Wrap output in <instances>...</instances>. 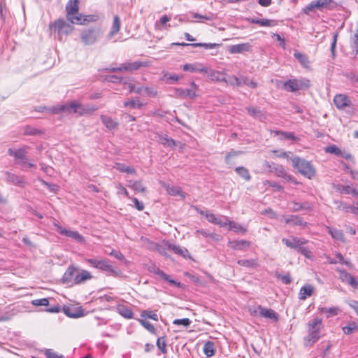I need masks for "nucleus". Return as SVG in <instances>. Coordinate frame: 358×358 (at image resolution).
Masks as SVG:
<instances>
[{"label": "nucleus", "instance_id": "22", "mask_svg": "<svg viewBox=\"0 0 358 358\" xmlns=\"http://www.w3.org/2000/svg\"><path fill=\"white\" fill-rule=\"evenodd\" d=\"M93 278L91 273L87 270L77 271V274L75 276L76 285L84 283L87 280H90Z\"/></svg>", "mask_w": 358, "mask_h": 358}, {"label": "nucleus", "instance_id": "55", "mask_svg": "<svg viewBox=\"0 0 358 358\" xmlns=\"http://www.w3.org/2000/svg\"><path fill=\"white\" fill-rule=\"evenodd\" d=\"M157 346L162 353H166V344L164 338H158L157 341Z\"/></svg>", "mask_w": 358, "mask_h": 358}, {"label": "nucleus", "instance_id": "20", "mask_svg": "<svg viewBox=\"0 0 358 358\" xmlns=\"http://www.w3.org/2000/svg\"><path fill=\"white\" fill-rule=\"evenodd\" d=\"M228 245L233 250H243L250 245V242L246 240L229 241Z\"/></svg>", "mask_w": 358, "mask_h": 358}, {"label": "nucleus", "instance_id": "37", "mask_svg": "<svg viewBox=\"0 0 358 358\" xmlns=\"http://www.w3.org/2000/svg\"><path fill=\"white\" fill-rule=\"evenodd\" d=\"M164 187L169 194L173 196H180L185 198L184 192L181 190L180 187L170 185H166Z\"/></svg>", "mask_w": 358, "mask_h": 358}, {"label": "nucleus", "instance_id": "21", "mask_svg": "<svg viewBox=\"0 0 358 358\" xmlns=\"http://www.w3.org/2000/svg\"><path fill=\"white\" fill-rule=\"evenodd\" d=\"M251 45L249 43H240L231 45L229 52L231 54H238L244 52H249L251 50Z\"/></svg>", "mask_w": 358, "mask_h": 358}, {"label": "nucleus", "instance_id": "15", "mask_svg": "<svg viewBox=\"0 0 358 358\" xmlns=\"http://www.w3.org/2000/svg\"><path fill=\"white\" fill-rule=\"evenodd\" d=\"M282 242L288 248L297 250L300 245H304L308 243V241L304 238H299L292 236L291 238H283Z\"/></svg>", "mask_w": 358, "mask_h": 358}, {"label": "nucleus", "instance_id": "63", "mask_svg": "<svg viewBox=\"0 0 358 358\" xmlns=\"http://www.w3.org/2000/svg\"><path fill=\"white\" fill-rule=\"evenodd\" d=\"M341 190H342L343 192H344L345 194H351L355 195V196H357L358 195L357 191L355 189H353L350 185H344V186H343Z\"/></svg>", "mask_w": 358, "mask_h": 358}, {"label": "nucleus", "instance_id": "42", "mask_svg": "<svg viewBox=\"0 0 358 358\" xmlns=\"http://www.w3.org/2000/svg\"><path fill=\"white\" fill-rule=\"evenodd\" d=\"M209 78L213 81H224L225 78L224 74L217 71H210L208 73Z\"/></svg>", "mask_w": 358, "mask_h": 358}, {"label": "nucleus", "instance_id": "1", "mask_svg": "<svg viewBox=\"0 0 358 358\" xmlns=\"http://www.w3.org/2000/svg\"><path fill=\"white\" fill-rule=\"evenodd\" d=\"M96 110L97 107L94 105H83L76 101L52 106L48 109V110L53 114H76L78 116L91 114Z\"/></svg>", "mask_w": 358, "mask_h": 358}, {"label": "nucleus", "instance_id": "48", "mask_svg": "<svg viewBox=\"0 0 358 358\" xmlns=\"http://www.w3.org/2000/svg\"><path fill=\"white\" fill-rule=\"evenodd\" d=\"M324 151L327 153H332L336 156L341 154V150L336 145H331L324 148Z\"/></svg>", "mask_w": 358, "mask_h": 358}, {"label": "nucleus", "instance_id": "30", "mask_svg": "<svg viewBox=\"0 0 358 358\" xmlns=\"http://www.w3.org/2000/svg\"><path fill=\"white\" fill-rule=\"evenodd\" d=\"M121 27V22L120 19L117 15H115L113 18V24L111 27L110 31L108 34V38H111L113 36H114L115 34H117Z\"/></svg>", "mask_w": 358, "mask_h": 358}, {"label": "nucleus", "instance_id": "13", "mask_svg": "<svg viewBox=\"0 0 358 358\" xmlns=\"http://www.w3.org/2000/svg\"><path fill=\"white\" fill-rule=\"evenodd\" d=\"M336 271L339 273V279L345 282L353 288H357L358 287V281L355 280V278L345 270L337 268Z\"/></svg>", "mask_w": 358, "mask_h": 358}, {"label": "nucleus", "instance_id": "16", "mask_svg": "<svg viewBox=\"0 0 358 358\" xmlns=\"http://www.w3.org/2000/svg\"><path fill=\"white\" fill-rule=\"evenodd\" d=\"M257 311L261 317L264 318H268L274 322L278 320V315L271 308H266L262 306H258L257 310L254 311V313H257Z\"/></svg>", "mask_w": 358, "mask_h": 358}, {"label": "nucleus", "instance_id": "38", "mask_svg": "<svg viewBox=\"0 0 358 358\" xmlns=\"http://www.w3.org/2000/svg\"><path fill=\"white\" fill-rule=\"evenodd\" d=\"M318 310L320 313H324L327 314V317H330L332 316H336L338 315L339 309L338 307H319Z\"/></svg>", "mask_w": 358, "mask_h": 358}, {"label": "nucleus", "instance_id": "34", "mask_svg": "<svg viewBox=\"0 0 358 358\" xmlns=\"http://www.w3.org/2000/svg\"><path fill=\"white\" fill-rule=\"evenodd\" d=\"M150 271L155 273L156 275H159L163 280L169 282L171 285H177V282L174 280L171 279L169 275L166 274L163 271H162L159 268L154 266L152 269ZM178 285H179V283H178Z\"/></svg>", "mask_w": 358, "mask_h": 358}, {"label": "nucleus", "instance_id": "45", "mask_svg": "<svg viewBox=\"0 0 358 358\" xmlns=\"http://www.w3.org/2000/svg\"><path fill=\"white\" fill-rule=\"evenodd\" d=\"M294 57L303 65V66L306 67L309 64V61L308 57L299 52H296L294 53Z\"/></svg>", "mask_w": 358, "mask_h": 358}, {"label": "nucleus", "instance_id": "29", "mask_svg": "<svg viewBox=\"0 0 358 358\" xmlns=\"http://www.w3.org/2000/svg\"><path fill=\"white\" fill-rule=\"evenodd\" d=\"M314 290V287L311 285H306L303 286L299 291V299L301 300H305L307 297L312 295Z\"/></svg>", "mask_w": 358, "mask_h": 358}, {"label": "nucleus", "instance_id": "28", "mask_svg": "<svg viewBox=\"0 0 358 358\" xmlns=\"http://www.w3.org/2000/svg\"><path fill=\"white\" fill-rule=\"evenodd\" d=\"M285 222L292 226L306 227L307 223L303 221V218L298 215H290L285 218Z\"/></svg>", "mask_w": 358, "mask_h": 358}, {"label": "nucleus", "instance_id": "17", "mask_svg": "<svg viewBox=\"0 0 358 358\" xmlns=\"http://www.w3.org/2000/svg\"><path fill=\"white\" fill-rule=\"evenodd\" d=\"M182 69L185 71H190V72H199V73H208V69L205 65L200 63H194V64H185L182 66Z\"/></svg>", "mask_w": 358, "mask_h": 358}, {"label": "nucleus", "instance_id": "5", "mask_svg": "<svg viewBox=\"0 0 358 358\" xmlns=\"http://www.w3.org/2000/svg\"><path fill=\"white\" fill-rule=\"evenodd\" d=\"M49 29L51 34L59 41H62L64 36H68L73 31V27L64 19L60 18L50 23Z\"/></svg>", "mask_w": 358, "mask_h": 358}, {"label": "nucleus", "instance_id": "23", "mask_svg": "<svg viewBox=\"0 0 358 358\" xmlns=\"http://www.w3.org/2000/svg\"><path fill=\"white\" fill-rule=\"evenodd\" d=\"M5 175L6 177V181L10 184L22 186L25 183V180L23 177L18 176L8 171H6Z\"/></svg>", "mask_w": 358, "mask_h": 358}, {"label": "nucleus", "instance_id": "40", "mask_svg": "<svg viewBox=\"0 0 358 358\" xmlns=\"http://www.w3.org/2000/svg\"><path fill=\"white\" fill-rule=\"evenodd\" d=\"M252 22L262 27H274L276 25V22L275 20L269 19L252 20Z\"/></svg>", "mask_w": 358, "mask_h": 358}, {"label": "nucleus", "instance_id": "2", "mask_svg": "<svg viewBox=\"0 0 358 358\" xmlns=\"http://www.w3.org/2000/svg\"><path fill=\"white\" fill-rule=\"evenodd\" d=\"M85 261L92 267L105 272L107 275L119 277L122 275L121 271L113 266L108 259L89 258L85 259Z\"/></svg>", "mask_w": 358, "mask_h": 358}, {"label": "nucleus", "instance_id": "54", "mask_svg": "<svg viewBox=\"0 0 358 358\" xmlns=\"http://www.w3.org/2000/svg\"><path fill=\"white\" fill-rule=\"evenodd\" d=\"M352 47L355 50L356 55L358 54V22H357V27L355 30V33L352 38H351Z\"/></svg>", "mask_w": 358, "mask_h": 358}, {"label": "nucleus", "instance_id": "49", "mask_svg": "<svg viewBox=\"0 0 358 358\" xmlns=\"http://www.w3.org/2000/svg\"><path fill=\"white\" fill-rule=\"evenodd\" d=\"M143 104L141 102H140L139 101H136L134 99L125 101L124 103V106L125 107H129L131 108H141L143 106Z\"/></svg>", "mask_w": 358, "mask_h": 358}, {"label": "nucleus", "instance_id": "27", "mask_svg": "<svg viewBox=\"0 0 358 358\" xmlns=\"http://www.w3.org/2000/svg\"><path fill=\"white\" fill-rule=\"evenodd\" d=\"M265 165L271 171L274 172L277 176L282 178L285 176L286 171L282 166L274 163L270 164L268 162H266Z\"/></svg>", "mask_w": 358, "mask_h": 358}, {"label": "nucleus", "instance_id": "47", "mask_svg": "<svg viewBox=\"0 0 358 358\" xmlns=\"http://www.w3.org/2000/svg\"><path fill=\"white\" fill-rule=\"evenodd\" d=\"M344 334H351L358 329V325L355 322L349 323L347 326H345L342 328Z\"/></svg>", "mask_w": 358, "mask_h": 358}, {"label": "nucleus", "instance_id": "46", "mask_svg": "<svg viewBox=\"0 0 358 358\" xmlns=\"http://www.w3.org/2000/svg\"><path fill=\"white\" fill-rule=\"evenodd\" d=\"M97 20H98V16L96 15H83L81 14L80 23H76V24H85L87 22H96Z\"/></svg>", "mask_w": 358, "mask_h": 358}, {"label": "nucleus", "instance_id": "52", "mask_svg": "<svg viewBox=\"0 0 358 358\" xmlns=\"http://www.w3.org/2000/svg\"><path fill=\"white\" fill-rule=\"evenodd\" d=\"M241 85H247L251 88H256L257 83L248 77H241Z\"/></svg>", "mask_w": 358, "mask_h": 358}, {"label": "nucleus", "instance_id": "31", "mask_svg": "<svg viewBox=\"0 0 358 358\" xmlns=\"http://www.w3.org/2000/svg\"><path fill=\"white\" fill-rule=\"evenodd\" d=\"M103 124L105 125L106 128L108 129H113L116 128L118 125V123L112 119L110 117L107 115H101L100 117Z\"/></svg>", "mask_w": 358, "mask_h": 358}, {"label": "nucleus", "instance_id": "3", "mask_svg": "<svg viewBox=\"0 0 358 358\" xmlns=\"http://www.w3.org/2000/svg\"><path fill=\"white\" fill-rule=\"evenodd\" d=\"M337 6L334 0H313L303 8V13L310 15L316 11L327 12L335 10Z\"/></svg>", "mask_w": 358, "mask_h": 358}, {"label": "nucleus", "instance_id": "64", "mask_svg": "<svg viewBox=\"0 0 358 358\" xmlns=\"http://www.w3.org/2000/svg\"><path fill=\"white\" fill-rule=\"evenodd\" d=\"M143 92L150 97H155L157 94V90L152 87H145Z\"/></svg>", "mask_w": 358, "mask_h": 358}, {"label": "nucleus", "instance_id": "35", "mask_svg": "<svg viewBox=\"0 0 358 358\" xmlns=\"http://www.w3.org/2000/svg\"><path fill=\"white\" fill-rule=\"evenodd\" d=\"M157 134L159 137V143L163 145L170 148H173L176 145V141L173 138H169L167 135L159 134Z\"/></svg>", "mask_w": 358, "mask_h": 358}, {"label": "nucleus", "instance_id": "8", "mask_svg": "<svg viewBox=\"0 0 358 358\" xmlns=\"http://www.w3.org/2000/svg\"><path fill=\"white\" fill-rule=\"evenodd\" d=\"M65 10L66 19L70 23H80L81 13H79L78 0H69L66 5Z\"/></svg>", "mask_w": 358, "mask_h": 358}, {"label": "nucleus", "instance_id": "32", "mask_svg": "<svg viewBox=\"0 0 358 358\" xmlns=\"http://www.w3.org/2000/svg\"><path fill=\"white\" fill-rule=\"evenodd\" d=\"M113 168L117 169V171H119L121 173H127L129 174H135L136 173V170L134 168L128 166L126 164H122V163H119V162L115 163Z\"/></svg>", "mask_w": 358, "mask_h": 358}, {"label": "nucleus", "instance_id": "50", "mask_svg": "<svg viewBox=\"0 0 358 358\" xmlns=\"http://www.w3.org/2000/svg\"><path fill=\"white\" fill-rule=\"evenodd\" d=\"M220 45V44L218 43H194L192 44V47H203L206 49H213L215 48H217Z\"/></svg>", "mask_w": 358, "mask_h": 358}, {"label": "nucleus", "instance_id": "43", "mask_svg": "<svg viewBox=\"0 0 358 358\" xmlns=\"http://www.w3.org/2000/svg\"><path fill=\"white\" fill-rule=\"evenodd\" d=\"M236 172L241 177L244 178L246 181H249L251 179V176L248 170L244 166H238L235 169Z\"/></svg>", "mask_w": 358, "mask_h": 358}, {"label": "nucleus", "instance_id": "33", "mask_svg": "<svg viewBox=\"0 0 358 358\" xmlns=\"http://www.w3.org/2000/svg\"><path fill=\"white\" fill-rule=\"evenodd\" d=\"M203 351L207 357H213L215 352V343L210 341L206 342L203 345Z\"/></svg>", "mask_w": 358, "mask_h": 358}, {"label": "nucleus", "instance_id": "53", "mask_svg": "<svg viewBox=\"0 0 358 358\" xmlns=\"http://www.w3.org/2000/svg\"><path fill=\"white\" fill-rule=\"evenodd\" d=\"M141 317H145L152 319L155 321H158V315L154 311L145 310L142 311Z\"/></svg>", "mask_w": 358, "mask_h": 358}, {"label": "nucleus", "instance_id": "59", "mask_svg": "<svg viewBox=\"0 0 358 358\" xmlns=\"http://www.w3.org/2000/svg\"><path fill=\"white\" fill-rule=\"evenodd\" d=\"M45 355L47 358H65L62 355H58L52 349H46L45 350Z\"/></svg>", "mask_w": 358, "mask_h": 358}, {"label": "nucleus", "instance_id": "6", "mask_svg": "<svg viewBox=\"0 0 358 358\" xmlns=\"http://www.w3.org/2000/svg\"><path fill=\"white\" fill-rule=\"evenodd\" d=\"M291 161L294 168L306 178L311 179L315 176L316 171L311 162L299 157L291 158Z\"/></svg>", "mask_w": 358, "mask_h": 358}, {"label": "nucleus", "instance_id": "58", "mask_svg": "<svg viewBox=\"0 0 358 358\" xmlns=\"http://www.w3.org/2000/svg\"><path fill=\"white\" fill-rule=\"evenodd\" d=\"M40 181L43 185L47 187L50 189V192L57 193L59 191V187L57 185L48 183L42 179L40 180Z\"/></svg>", "mask_w": 358, "mask_h": 358}, {"label": "nucleus", "instance_id": "60", "mask_svg": "<svg viewBox=\"0 0 358 358\" xmlns=\"http://www.w3.org/2000/svg\"><path fill=\"white\" fill-rule=\"evenodd\" d=\"M115 187L117 189L118 194H124L127 198L131 199V197L129 195L128 191L121 183H120V182L117 183Z\"/></svg>", "mask_w": 358, "mask_h": 358}, {"label": "nucleus", "instance_id": "44", "mask_svg": "<svg viewBox=\"0 0 358 358\" xmlns=\"http://www.w3.org/2000/svg\"><path fill=\"white\" fill-rule=\"evenodd\" d=\"M238 264L247 268L256 267L257 266L256 259H239Z\"/></svg>", "mask_w": 358, "mask_h": 358}, {"label": "nucleus", "instance_id": "10", "mask_svg": "<svg viewBox=\"0 0 358 358\" xmlns=\"http://www.w3.org/2000/svg\"><path fill=\"white\" fill-rule=\"evenodd\" d=\"M29 148V147L28 146H24L18 149L9 148L8 154L14 157L17 164L24 166L27 163V154Z\"/></svg>", "mask_w": 358, "mask_h": 358}, {"label": "nucleus", "instance_id": "61", "mask_svg": "<svg viewBox=\"0 0 358 358\" xmlns=\"http://www.w3.org/2000/svg\"><path fill=\"white\" fill-rule=\"evenodd\" d=\"M141 324L145 327L148 331H149L151 333H155V327L149 322L148 321H145V320H139Z\"/></svg>", "mask_w": 358, "mask_h": 358}, {"label": "nucleus", "instance_id": "24", "mask_svg": "<svg viewBox=\"0 0 358 358\" xmlns=\"http://www.w3.org/2000/svg\"><path fill=\"white\" fill-rule=\"evenodd\" d=\"M129 71H133L140 69L141 68H146L150 65V62L148 60H137L133 62H127Z\"/></svg>", "mask_w": 358, "mask_h": 358}, {"label": "nucleus", "instance_id": "19", "mask_svg": "<svg viewBox=\"0 0 358 358\" xmlns=\"http://www.w3.org/2000/svg\"><path fill=\"white\" fill-rule=\"evenodd\" d=\"M165 247L173 251L175 254L178 255L182 257L187 258L189 257V253L187 249L185 248H181L179 245H176L174 244L170 243L169 242H166L165 243Z\"/></svg>", "mask_w": 358, "mask_h": 358}, {"label": "nucleus", "instance_id": "4", "mask_svg": "<svg viewBox=\"0 0 358 358\" xmlns=\"http://www.w3.org/2000/svg\"><path fill=\"white\" fill-rule=\"evenodd\" d=\"M308 335L304 338L305 345L315 343L320 338L321 329L323 327L322 320L319 317H315L308 322Z\"/></svg>", "mask_w": 358, "mask_h": 358}, {"label": "nucleus", "instance_id": "14", "mask_svg": "<svg viewBox=\"0 0 358 358\" xmlns=\"http://www.w3.org/2000/svg\"><path fill=\"white\" fill-rule=\"evenodd\" d=\"M77 271L78 268L73 266H69L62 278L63 283L76 285L75 276L77 274Z\"/></svg>", "mask_w": 358, "mask_h": 358}, {"label": "nucleus", "instance_id": "11", "mask_svg": "<svg viewBox=\"0 0 358 358\" xmlns=\"http://www.w3.org/2000/svg\"><path fill=\"white\" fill-rule=\"evenodd\" d=\"M190 86V89H176V94L182 98L193 99L196 97L197 96L198 85L194 82H191Z\"/></svg>", "mask_w": 358, "mask_h": 358}, {"label": "nucleus", "instance_id": "7", "mask_svg": "<svg viewBox=\"0 0 358 358\" xmlns=\"http://www.w3.org/2000/svg\"><path fill=\"white\" fill-rule=\"evenodd\" d=\"M80 40L85 45H92L96 43L102 36L99 27H93L80 31Z\"/></svg>", "mask_w": 358, "mask_h": 358}, {"label": "nucleus", "instance_id": "25", "mask_svg": "<svg viewBox=\"0 0 358 358\" xmlns=\"http://www.w3.org/2000/svg\"><path fill=\"white\" fill-rule=\"evenodd\" d=\"M248 113L254 118L263 121L266 119V115L257 107H247L245 108Z\"/></svg>", "mask_w": 358, "mask_h": 358}, {"label": "nucleus", "instance_id": "26", "mask_svg": "<svg viewBox=\"0 0 358 358\" xmlns=\"http://www.w3.org/2000/svg\"><path fill=\"white\" fill-rule=\"evenodd\" d=\"M117 312L126 319L133 317V311L131 308L124 304H118L116 307Z\"/></svg>", "mask_w": 358, "mask_h": 358}, {"label": "nucleus", "instance_id": "9", "mask_svg": "<svg viewBox=\"0 0 358 358\" xmlns=\"http://www.w3.org/2000/svg\"><path fill=\"white\" fill-rule=\"evenodd\" d=\"M310 87V81L306 78L289 79L284 83V89L290 92L306 90Z\"/></svg>", "mask_w": 358, "mask_h": 358}, {"label": "nucleus", "instance_id": "18", "mask_svg": "<svg viewBox=\"0 0 358 358\" xmlns=\"http://www.w3.org/2000/svg\"><path fill=\"white\" fill-rule=\"evenodd\" d=\"M334 102L338 109H342L351 105V101L348 96L341 94H337L334 96Z\"/></svg>", "mask_w": 358, "mask_h": 358}, {"label": "nucleus", "instance_id": "41", "mask_svg": "<svg viewBox=\"0 0 358 358\" xmlns=\"http://www.w3.org/2000/svg\"><path fill=\"white\" fill-rule=\"evenodd\" d=\"M229 226V229L234 231L236 233L238 232H242L245 233L246 232V229H245L242 225L240 224L235 222L234 221H231L229 220V223L227 224Z\"/></svg>", "mask_w": 358, "mask_h": 358}, {"label": "nucleus", "instance_id": "62", "mask_svg": "<svg viewBox=\"0 0 358 358\" xmlns=\"http://www.w3.org/2000/svg\"><path fill=\"white\" fill-rule=\"evenodd\" d=\"M296 251L305 256L306 258L311 259L310 252L306 247H304L303 245H300Z\"/></svg>", "mask_w": 358, "mask_h": 358}, {"label": "nucleus", "instance_id": "57", "mask_svg": "<svg viewBox=\"0 0 358 358\" xmlns=\"http://www.w3.org/2000/svg\"><path fill=\"white\" fill-rule=\"evenodd\" d=\"M173 324L176 325H183L185 327H187L191 324V320L189 318H182V319H176L173 322Z\"/></svg>", "mask_w": 358, "mask_h": 358}, {"label": "nucleus", "instance_id": "36", "mask_svg": "<svg viewBox=\"0 0 358 358\" xmlns=\"http://www.w3.org/2000/svg\"><path fill=\"white\" fill-rule=\"evenodd\" d=\"M327 231L329 234H331V237L336 240L341 242H344V235L341 230L337 229H332L329 227H327Z\"/></svg>", "mask_w": 358, "mask_h": 358}, {"label": "nucleus", "instance_id": "39", "mask_svg": "<svg viewBox=\"0 0 358 358\" xmlns=\"http://www.w3.org/2000/svg\"><path fill=\"white\" fill-rule=\"evenodd\" d=\"M128 182V187L134 189L135 192H144L145 191V187L142 185L141 181L140 180H129Z\"/></svg>", "mask_w": 358, "mask_h": 358}, {"label": "nucleus", "instance_id": "12", "mask_svg": "<svg viewBox=\"0 0 358 358\" xmlns=\"http://www.w3.org/2000/svg\"><path fill=\"white\" fill-rule=\"evenodd\" d=\"M55 227L57 229V231L59 232L60 234L65 236L66 237L71 238L72 239L76 241L78 243H83L84 241V238L82 235H80L76 231L68 230L64 228H62L60 225L57 223L54 224Z\"/></svg>", "mask_w": 358, "mask_h": 358}, {"label": "nucleus", "instance_id": "56", "mask_svg": "<svg viewBox=\"0 0 358 358\" xmlns=\"http://www.w3.org/2000/svg\"><path fill=\"white\" fill-rule=\"evenodd\" d=\"M31 303L36 306H47L49 304V300L47 298L35 299L31 301Z\"/></svg>", "mask_w": 358, "mask_h": 358}, {"label": "nucleus", "instance_id": "51", "mask_svg": "<svg viewBox=\"0 0 358 358\" xmlns=\"http://www.w3.org/2000/svg\"><path fill=\"white\" fill-rule=\"evenodd\" d=\"M127 62L122 63L118 67L108 68L106 70L110 72L129 71Z\"/></svg>", "mask_w": 358, "mask_h": 358}]
</instances>
